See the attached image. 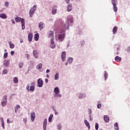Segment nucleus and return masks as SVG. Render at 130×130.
<instances>
[{
  "label": "nucleus",
  "instance_id": "37998d69",
  "mask_svg": "<svg viewBox=\"0 0 130 130\" xmlns=\"http://www.w3.org/2000/svg\"><path fill=\"white\" fill-rule=\"evenodd\" d=\"M30 117H31V120L33 121V114L32 113L30 114Z\"/></svg>",
  "mask_w": 130,
  "mask_h": 130
},
{
  "label": "nucleus",
  "instance_id": "1a4fd4ad",
  "mask_svg": "<svg viewBox=\"0 0 130 130\" xmlns=\"http://www.w3.org/2000/svg\"><path fill=\"white\" fill-rule=\"evenodd\" d=\"M104 120L106 122H109V117L108 115H104Z\"/></svg>",
  "mask_w": 130,
  "mask_h": 130
},
{
  "label": "nucleus",
  "instance_id": "ea45409f",
  "mask_svg": "<svg viewBox=\"0 0 130 130\" xmlns=\"http://www.w3.org/2000/svg\"><path fill=\"white\" fill-rule=\"evenodd\" d=\"M54 97H55V98H56V97L60 98V97H61V95L60 94H59V95L55 94Z\"/></svg>",
  "mask_w": 130,
  "mask_h": 130
},
{
  "label": "nucleus",
  "instance_id": "de8ad7c7",
  "mask_svg": "<svg viewBox=\"0 0 130 130\" xmlns=\"http://www.w3.org/2000/svg\"><path fill=\"white\" fill-rule=\"evenodd\" d=\"M29 88H30V86H27L26 87V90H27L28 92H29Z\"/></svg>",
  "mask_w": 130,
  "mask_h": 130
},
{
  "label": "nucleus",
  "instance_id": "412c9836",
  "mask_svg": "<svg viewBox=\"0 0 130 130\" xmlns=\"http://www.w3.org/2000/svg\"><path fill=\"white\" fill-rule=\"evenodd\" d=\"M1 120L2 121V126L3 128V129H5V122H4V118H1Z\"/></svg>",
  "mask_w": 130,
  "mask_h": 130
},
{
  "label": "nucleus",
  "instance_id": "f257e3e1",
  "mask_svg": "<svg viewBox=\"0 0 130 130\" xmlns=\"http://www.w3.org/2000/svg\"><path fill=\"white\" fill-rule=\"evenodd\" d=\"M117 1L116 0H112V4L113 6V10L114 12H117V6H116V3Z\"/></svg>",
  "mask_w": 130,
  "mask_h": 130
},
{
  "label": "nucleus",
  "instance_id": "69168bd1",
  "mask_svg": "<svg viewBox=\"0 0 130 130\" xmlns=\"http://www.w3.org/2000/svg\"><path fill=\"white\" fill-rule=\"evenodd\" d=\"M34 11H35V9H34Z\"/></svg>",
  "mask_w": 130,
  "mask_h": 130
},
{
  "label": "nucleus",
  "instance_id": "ddd939ff",
  "mask_svg": "<svg viewBox=\"0 0 130 130\" xmlns=\"http://www.w3.org/2000/svg\"><path fill=\"white\" fill-rule=\"evenodd\" d=\"M32 38H33V34H29L28 36V39L29 42H31V41H32Z\"/></svg>",
  "mask_w": 130,
  "mask_h": 130
},
{
  "label": "nucleus",
  "instance_id": "052dcab7",
  "mask_svg": "<svg viewBox=\"0 0 130 130\" xmlns=\"http://www.w3.org/2000/svg\"><path fill=\"white\" fill-rule=\"evenodd\" d=\"M67 27H68V28H69V22H68V23H67Z\"/></svg>",
  "mask_w": 130,
  "mask_h": 130
},
{
  "label": "nucleus",
  "instance_id": "49530a36",
  "mask_svg": "<svg viewBox=\"0 0 130 130\" xmlns=\"http://www.w3.org/2000/svg\"><path fill=\"white\" fill-rule=\"evenodd\" d=\"M29 91H33V86H30Z\"/></svg>",
  "mask_w": 130,
  "mask_h": 130
},
{
  "label": "nucleus",
  "instance_id": "423d86ee",
  "mask_svg": "<svg viewBox=\"0 0 130 130\" xmlns=\"http://www.w3.org/2000/svg\"><path fill=\"white\" fill-rule=\"evenodd\" d=\"M66 52H62L61 57L63 61H64L66 60Z\"/></svg>",
  "mask_w": 130,
  "mask_h": 130
},
{
  "label": "nucleus",
  "instance_id": "a18cd8bd",
  "mask_svg": "<svg viewBox=\"0 0 130 130\" xmlns=\"http://www.w3.org/2000/svg\"><path fill=\"white\" fill-rule=\"evenodd\" d=\"M23 121L25 123H26V122H27V118H23Z\"/></svg>",
  "mask_w": 130,
  "mask_h": 130
},
{
  "label": "nucleus",
  "instance_id": "09e8293b",
  "mask_svg": "<svg viewBox=\"0 0 130 130\" xmlns=\"http://www.w3.org/2000/svg\"><path fill=\"white\" fill-rule=\"evenodd\" d=\"M14 51H12L11 52V55H14Z\"/></svg>",
  "mask_w": 130,
  "mask_h": 130
},
{
  "label": "nucleus",
  "instance_id": "13d9d810",
  "mask_svg": "<svg viewBox=\"0 0 130 130\" xmlns=\"http://www.w3.org/2000/svg\"><path fill=\"white\" fill-rule=\"evenodd\" d=\"M46 77H47V78H49V75H48V74H47V75H46Z\"/></svg>",
  "mask_w": 130,
  "mask_h": 130
},
{
  "label": "nucleus",
  "instance_id": "bb28decb",
  "mask_svg": "<svg viewBox=\"0 0 130 130\" xmlns=\"http://www.w3.org/2000/svg\"><path fill=\"white\" fill-rule=\"evenodd\" d=\"M52 117H53V115L51 114L49 117V119H48V121L49 122H51V121H52Z\"/></svg>",
  "mask_w": 130,
  "mask_h": 130
},
{
  "label": "nucleus",
  "instance_id": "c03bdc74",
  "mask_svg": "<svg viewBox=\"0 0 130 130\" xmlns=\"http://www.w3.org/2000/svg\"><path fill=\"white\" fill-rule=\"evenodd\" d=\"M97 107H98V108H101V104H99L97 105Z\"/></svg>",
  "mask_w": 130,
  "mask_h": 130
},
{
  "label": "nucleus",
  "instance_id": "8fccbe9b",
  "mask_svg": "<svg viewBox=\"0 0 130 130\" xmlns=\"http://www.w3.org/2000/svg\"><path fill=\"white\" fill-rule=\"evenodd\" d=\"M67 4H70V0H65Z\"/></svg>",
  "mask_w": 130,
  "mask_h": 130
},
{
  "label": "nucleus",
  "instance_id": "aec40b11",
  "mask_svg": "<svg viewBox=\"0 0 130 130\" xmlns=\"http://www.w3.org/2000/svg\"><path fill=\"white\" fill-rule=\"evenodd\" d=\"M34 55L36 58H38V53L37 51H34Z\"/></svg>",
  "mask_w": 130,
  "mask_h": 130
},
{
  "label": "nucleus",
  "instance_id": "393cba45",
  "mask_svg": "<svg viewBox=\"0 0 130 130\" xmlns=\"http://www.w3.org/2000/svg\"><path fill=\"white\" fill-rule=\"evenodd\" d=\"M13 82H14V84H17L18 82H19V80H18V78L14 77L13 78Z\"/></svg>",
  "mask_w": 130,
  "mask_h": 130
},
{
  "label": "nucleus",
  "instance_id": "79ce46f5",
  "mask_svg": "<svg viewBox=\"0 0 130 130\" xmlns=\"http://www.w3.org/2000/svg\"><path fill=\"white\" fill-rule=\"evenodd\" d=\"M8 73V70H4L3 71V74H7Z\"/></svg>",
  "mask_w": 130,
  "mask_h": 130
},
{
  "label": "nucleus",
  "instance_id": "0e129e2a",
  "mask_svg": "<svg viewBox=\"0 0 130 130\" xmlns=\"http://www.w3.org/2000/svg\"><path fill=\"white\" fill-rule=\"evenodd\" d=\"M5 51H7V50H5Z\"/></svg>",
  "mask_w": 130,
  "mask_h": 130
},
{
  "label": "nucleus",
  "instance_id": "680f3d73",
  "mask_svg": "<svg viewBox=\"0 0 130 130\" xmlns=\"http://www.w3.org/2000/svg\"><path fill=\"white\" fill-rule=\"evenodd\" d=\"M37 7V6L35 5V6H34V8H36Z\"/></svg>",
  "mask_w": 130,
  "mask_h": 130
},
{
  "label": "nucleus",
  "instance_id": "58836bf2",
  "mask_svg": "<svg viewBox=\"0 0 130 130\" xmlns=\"http://www.w3.org/2000/svg\"><path fill=\"white\" fill-rule=\"evenodd\" d=\"M51 48H55V45L54 44H51Z\"/></svg>",
  "mask_w": 130,
  "mask_h": 130
},
{
  "label": "nucleus",
  "instance_id": "20e7f679",
  "mask_svg": "<svg viewBox=\"0 0 130 130\" xmlns=\"http://www.w3.org/2000/svg\"><path fill=\"white\" fill-rule=\"evenodd\" d=\"M45 26V25L42 22H41L39 23V28L40 30H42V29H43V28H44Z\"/></svg>",
  "mask_w": 130,
  "mask_h": 130
},
{
  "label": "nucleus",
  "instance_id": "4be33fe9",
  "mask_svg": "<svg viewBox=\"0 0 130 130\" xmlns=\"http://www.w3.org/2000/svg\"><path fill=\"white\" fill-rule=\"evenodd\" d=\"M72 7L71 5H69L67 7V11L68 12H71L72 11Z\"/></svg>",
  "mask_w": 130,
  "mask_h": 130
},
{
  "label": "nucleus",
  "instance_id": "f03ea898",
  "mask_svg": "<svg viewBox=\"0 0 130 130\" xmlns=\"http://www.w3.org/2000/svg\"><path fill=\"white\" fill-rule=\"evenodd\" d=\"M64 36H66V34L62 33L58 35V39L59 41H62L64 39Z\"/></svg>",
  "mask_w": 130,
  "mask_h": 130
},
{
  "label": "nucleus",
  "instance_id": "473e14b6",
  "mask_svg": "<svg viewBox=\"0 0 130 130\" xmlns=\"http://www.w3.org/2000/svg\"><path fill=\"white\" fill-rule=\"evenodd\" d=\"M3 57L4 58H7V57H8V52H6L4 53Z\"/></svg>",
  "mask_w": 130,
  "mask_h": 130
},
{
  "label": "nucleus",
  "instance_id": "4c0bfd02",
  "mask_svg": "<svg viewBox=\"0 0 130 130\" xmlns=\"http://www.w3.org/2000/svg\"><path fill=\"white\" fill-rule=\"evenodd\" d=\"M23 63H20L19 64V67L20 69H22V68H23Z\"/></svg>",
  "mask_w": 130,
  "mask_h": 130
},
{
  "label": "nucleus",
  "instance_id": "2f4dec72",
  "mask_svg": "<svg viewBox=\"0 0 130 130\" xmlns=\"http://www.w3.org/2000/svg\"><path fill=\"white\" fill-rule=\"evenodd\" d=\"M73 60H74V59L72 57H69L68 58V62H69V63L73 62Z\"/></svg>",
  "mask_w": 130,
  "mask_h": 130
},
{
  "label": "nucleus",
  "instance_id": "f8f14e48",
  "mask_svg": "<svg viewBox=\"0 0 130 130\" xmlns=\"http://www.w3.org/2000/svg\"><path fill=\"white\" fill-rule=\"evenodd\" d=\"M22 19H24V18H21V17H19L18 16H17L15 18V20L16 23H18V22H22Z\"/></svg>",
  "mask_w": 130,
  "mask_h": 130
},
{
  "label": "nucleus",
  "instance_id": "4d7b16f0",
  "mask_svg": "<svg viewBox=\"0 0 130 130\" xmlns=\"http://www.w3.org/2000/svg\"><path fill=\"white\" fill-rule=\"evenodd\" d=\"M55 115H57V114H58V113H57V112H56V111H55Z\"/></svg>",
  "mask_w": 130,
  "mask_h": 130
},
{
  "label": "nucleus",
  "instance_id": "a878e982",
  "mask_svg": "<svg viewBox=\"0 0 130 130\" xmlns=\"http://www.w3.org/2000/svg\"><path fill=\"white\" fill-rule=\"evenodd\" d=\"M59 78V73H57L55 75V80L56 81Z\"/></svg>",
  "mask_w": 130,
  "mask_h": 130
},
{
  "label": "nucleus",
  "instance_id": "e433bc0d",
  "mask_svg": "<svg viewBox=\"0 0 130 130\" xmlns=\"http://www.w3.org/2000/svg\"><path fill=\"white\" fill-rule=\"evenodd\" d=\"M9 3L8 2H5V7H7L8 8V7H9Z\"/></svg>",
  "mask_w": 130,
  "mask_h": 130
},
{
  "label": "nucleus",
  "instance_id": "7c9ffc66",
  "mask_svg": "<svg viewBox=\"0 0 130 130\" xmlns=\"http://www.w3.org/2000/svg\"><path fill=\"white\" fill-rule=\"evenodd\" d=\"M5 101L2 102V105L3 107H5V106L7 105V99H5Z\"/></svg>",
  "mask_w": 130,
  "mask_h": 130
},
{
  "label": "nucleus",
  "instance_id": "e2e57ef3",
  "mask_svg": "<svg viewBox=\"0 0 130 130\" xmlns=\"http://www.w3.org/2000/svg\"><path fill=\"white\" fill-rule=\"evenodd\" d=\"M82 43H83V44H85V42H82Z\"/></svg>",
  "mask_w": 130,
  "mask_h": 130
},
{
  "label": "nucleus",
  "instance_id": "c756f323",
  "mask_svg": "<svg viewBox=\"0 0 130 130\" xmlns=\"http://www.w3.org/2000/svg\"><path fill=\"white\" fill-rule=\"evenodd\" d=\"M29 16L30 17H33V9H31L29 11Z\"/></svg>",
  "mask_w": 130,
  "mask_h": 130
},
{
  "label": "nucleus",
  "instance_id": "6e6552de",
  "mask_svg": "<svg viewBox=\"0 0 130 130\" xmlns=\"http://www.w3.org/2000/svg\"><path fill=\"white\" fill-rule=\"evenodd\" d=\"M48 36L49 38H54V37H53V31H49Z\"/></svg>",
  "mask_w": 130,
  "mask_h": 130
},
{
  "label": "nucleus",
  "instance_id": "5701e85b",
  "mask_svg": "<svg viewBox=\"0 0 130 130\" xmlns=\"http://www.w3.org/2000/svg\"><path fill=\"white\" fill-rule=\"evenodd\" d=\"M59 92V89H58V87H55L54 89V93H55V95L58 94V92Z\"/></svg>",
  "mask_w": 130,
  "mask_h": 130
},
{
  "label": "nucleus",
  "instance_id": "603ef678",
  "mask_svg": "<svg viewBox=\"0 0 130 130\" xmlns=\"http://www.w3.org/2000/svg\"><path fill=\"white\" fill-rule=\"evenodd\" d=\"M49 72H50V71L49 69H47V70H46V73H47V74H48V73H49Z\"/></svg>",
  "mask_w": 130,
  "mask_h": 130
},
{
  "label": "nucleus",
  "instance_id": "b1692460",
  "mask_svg": "<svg viewBox=\"0 0 130 130\" xmlns=\"http://www.w3.org/2000/svg\"><path fill=\"white\" fill-rule=\"evenodd\" d=\"M9 46H10V48L13 49V48H14L15 45L14 44H13L12 42H9Z\"/></svg>",
  "mask_w": 130,
  "mask_h": 130
},
{
  "label": "nucleus",
  "instance_id": "72a5a7b5",
  "mask_svg": "<svg viewBox=\"0 0 130 130\" xmlns=\"http://www.w3.org/2000/svg\"><path fill=\"white\" fill-rule=\"evenodd\" d=\"M104 76L105 80H107V77H108V74H107V73H106V72H105Z\"/></svg>",
  "mask_w": 130,
  "mask_h": 130
},
{
  "label": "nucleus",
  "instance_id": "dca6fc26",
  "mask_svg": "<svg viewBox=\"0 0 130 130\" xmlns=\"http://www.w3.org/2000/svg\"><path fill=\"white\" fill-rule=\"evenodd\" d=\"M115 60H116V61H118L119 62H120V61H121V58L119 57L118 56H116L115 57Z\"/></svg>",
  "mask_w": 130,
  "mask_h": 130
},
{
  "label": "nucleus",
  "instance_id": "2eb2a0df",
  "mask_svg": "<svg viewBox=\"0 0 130 130\" xmlns=\"http://www.w3.org/2000/svg\"><path fill=\"white\" fill-rule=\"evenodd\" d=\"M84 123H85V125H86V126H87L88 129H89V128H90V123H89V122H88V121H87V120H84Z\"/></svg>",
  "mask_w": 130,
  "mask_h": 130
},
{
  "label": "nucleus",
  "instance_id": "6ab92c4d",
  "mask_svg": "<svg viewBox=\"0 0 130 130\" xmlns=\"http://www.w3.org/2000/svg\"><path fill=\"white\" fill-rule=\"evenodd\" d=\"M56 8H55V7H53V9L52 10V13L53 15H55V14H56Z\"/></svg>",
  "mask_w": 130,
  "mask_h": 130
},
{
  "label": "nucleus",
  "instance_id": "7ed1b4c3",
  "mask_svg": "<svg viewBox=\"0 0 130 130\" xmlns=\"http://www.w3.org/2000/svg\"><path fill=\"white\" fill-rule=\"evenodd\" d=\"M43 86V81L41 78H40L38 80V86L39 87V88H41Z\"/></svg>",
  "mask_w": 130,
  "mask_h": 130
},
{
  "label": "nucleus",
  "instance_id": "c9c22d12",
  "mask_svg": "<svg viewBox=\"0 0 130 130\" xmlns=\"http://www.w3.org/2000/svg\"><path fill=\"white\" fill-rule=\"evenodd\" d=\"M54 39V38H52L51 40V44H54V41L53 40Z\"/></svg>",
  "mask_w": 130,
  "mask_h": 130
},
{
  "label": "nucleus",
  "instance_id": "bf43d9fd",
  "mask_svg": "<svg viewBox=\"0 0 130 130\" xmlns=\"http://www.w3.org/2000/svg\"><path fill=\"white\" fill-rule=\"evenodd\" d=\"M22 42H23V40H21L20 41V43H22Z\"/></svg>",
  "mask_w": 130,
  "mask_h": 130
},
{
  "label": "nucleus",
  "instance_id": "f3484780",
  "mask_svg": "<svg viewBox=\"0 0 130 130\" xmlns=\"http://www.w3.org/2000/svg\"><path fill=\"white\" fill-rule=\"evenodd\" d=\"M0 18L2 19H7V15L5 14H0Z\"/></svg>",
  "mask_w": 130,
  "mask_h": 130
},
{
  "label": "nucleus",
  "instance_id": "9b49d317",
  "mask_svg": "<svg viewBox=\"0 0 130 130\" xmlns=\"http://www.w3.org/2000/svg\"><path fill=\"white\" fill-rule=\"evenodd\" d=\"M34 39L35 41H38L39 40V34L37 33L35 35Z\"/></svg>",
  "mask_w": 130,
  "mask_h": 130
},
{
  "label": "nucleus",
  "instance_id": "4468645a",
  "mask_svg": "<svg viewBox=\"0 0 130 130\" xmlns=\"http://www.w3.org/2000/svg\"><path fill=\"white\" fill-rule=\"evenodd\" d=\"M37 70H41V72H42V63H39L37 66Z\"/></svg>",
  "mask_w": 130,
  "mask_h": 130
},
{
  "label": "nucleus",
  "instance_id": "864d4df0",
  "mask_svg": "<svg viewBox=\"0 0 130 130\" xmlns=\"http://www.w3.org/2000/svg\"><path fill=\"white\" fill-rule=\"evenodd\" d=\"M45 82L46 83H48V79L47 78L45 79Z\"/></svg>",
  "mask_w": 130,
  "mask_h": 130
},
{
  "label": "nucleus",
  "instance_id": "c85d7f7f",
  "mask_svg": "<svg viewBox=\"0 0 130 130\" xmlns=\"http://www.w3.org/2000/svg\"><path fill=\"white\" fill-rule=\"evenodd\" d=\"M117 31V27H116V26L114 27L113 28V34H115V33H116Z\"/></svg>",
  "mask_w": 130,
  "mask_h": 130
},
{
  "label": "nucleus",
  "instance_id": "5fc2aeb1",
  "mask_svg": "<svg viewBox=\"0 0 130 130\" xmlns=\"http://www.w3.org/2000/svg\"><path fill=\"white\" fill-rule=\"evenodd\" d=\"M33 115H34V116H33V119H34L33 121H34V119H35V114L34 113V114H33Z\"/></svg>",
  "mask_w": 130,
  "mask_h": 130
},
{
  "label": "nucleus",
  "instance_id": "0eeeda50",
  "mask_svg": "<svg viewBox=\"0 0 130 130\" xmlns=\"http://www.w3.org/2000/svg\"><path fill=\"white\" fill-rule=\"evenodd\" d=\"M21 23L22 29V30H24L25 29V19H22Z\"/></svg>",
  "mask_w": 130,
  "mask_h": 130
},
{
  "label": "nucleus",
  "instance_id": "f704fd0d",
  "mask_svg": "<svg viewBox=\"0 0 130 130\" xmlns=\"http://www.w3.org/2000/svg\"><path fill=\"white\" fill-rule=\"evenodd\" d=\"M95 127L96 130H98V128H99L98 123H96L95 124Z\"/></svg>",
  "mask_w": 130,
  "mask_h": 130
},
{
  "label": "nucleus",
  "instance_id": "cd10ccee",
  "mask_svg": "<svg viewBox=\"0 0 130 130\" xmlns=\"http://www.w3.org/2000/svg\"><path fill=\"white\" fill-rule=\"evenodd\" d=\"M20 105H17L16 106H15V111L16 112V113H17V111H18V110L19 109V108H20Z\"/></svg>",
  "mask_w": 130,
  "mask_h": 130
},
{
  "label": "nucleus",
  "instance_id": "6e6d98bb",
  "mask_svg": "<svg viewBox=\"0 0 130 130\" xmlns=\"http://www.w3.org/2000/svg\"><path fill=\"white\" fill-rule=\"evenodd\" d=\"M25 56L27 58L29 57V55L28 54H25Z\"/></svg>",
  "mask_w": 130,
  "mask_h": 130
},
{
  "label": "nucleus",
  "instance_id": "a19ab883",
  "mask_svg": "<svg viewBox=\"0 0 130 130\" xmlns=\"http://www.w3.org/2000/svg\"><path fill=\"white\" fill-rule=\"evenodd\" d=\"M12 122H13V121H11L9 119H7V123H12Z\"/></svg>",
  "mask_w": 130,
  "mask_h": 130
},
{
  "label": "nucleus",
  "instance_id": "9d476101",
  "mask_svg": "<svg viewBox=\"0 0 130 130\" xmlns=\"http://www.w3.org/2000/svg\"><path fill=\"white\" fill-rule=\"evenodd\" d=\"M9 64H10V60H6L4 61V67H8Z\"/></svg>",
  "mask_w": 130,
  "mask_h": 130
},
{
  "label": "nucleus",
  "instance_id": "3c124183",
  "mask_svg": "<svg viewBox=\"0 0 130 130\" xmlns=\"http://www.w3.org/2000/svg\"><path fill=\"white\" fill-rule=\"evenodd\" d=\"M11 21L13 23V24H15V20L14 19L11 20Z\"/></svg>",
  "mask_w": 130,
  "mask_h": 130
},
{
  "label": "nucleus",
  "instance_id": "a211bd4d",
  "mask_svg": "<svg viewBox=\"0 0 130 130\" xmlns=\"http://www.w3.org/2000/svg\"><path fill=\"white\" fill-rule=\"evenodd\" d=\"M114 127L115 130H119V127H118V124L117 122L114 123Z\"/></svg>",
  "mask_w": 130,
  "mask_h": 130
},
{
  "label": "nucleus",
  "instance_id": "39448f33",
  "mask_svg": "<svg viewBox=\"0 0 130 130\" xmlns=\"http://www.w3.org/2000/svg\"><path fill=\"white\" fill-rule=\"evenodd\" d=\"M46 126H47V119H45L43 122L44 130H46Z\"/></svg>",
  "mask_w": 130,
  "mask_h": 130
}]
</instances>
